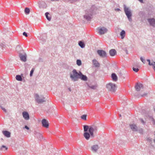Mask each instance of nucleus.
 <instances>
[{"mask_svg": "<svg viewBox=\"0 0 155 155\" xmlns=\"http://www.w3.org/2000/svg\"><path fill=\"white\" fill-rule=\"evenodd\" d=\"M84 133L83 134L85 139L89 140L91 138L93 139L94 137V132H96L97 130V126L93 125L88 126L86 125L83 126Z\"/></svg>", "mask_w": 155, "mask_h": 155, "instance_id": "1", "label": "nucleus"}, {"mask_svg": "<svg viewBox=\"0 0 155 155\" xmlns=\"http://www.w3.org/2000/svg\"><path fill=\"white\" fill-rule=\"evenodd\" d=\"M70 78L73 82L78 81L79 79L85 81L87 80V78L86 75L83 74L80 71L78 72L75 69H74L72 73L70 74Z\"/></svg>", "mask_w": 155, "mask_h": 155, "instance_id": "2", "label": "nucleus"}, {"mask_svg": "<svg viewBox=\"0 0 155 155\" xmlns=\"http://www.w3.org/2000/svg\"><path fill=\"white\" fill-rule=\"evenodd\" d=\"M96 8L94 6H92L90 9L86 11L85 14L84 15V18L87 21H90L92 18V15L95 12Z\"/></svg>", "mask_w": 155, "mask_h": 155, "instance_id": "3", "label": "nucleus"}, {"mask_svg": "<svg viewBox=\"0 0 155 155\" xmlns=\"http://www.w3.org/2000/svg\"><path fill=\"white\" fill-rule=\"evenodd\" d=\"M124 10L125 13L127 16L128 20L130 21H132L131 17L132 16V13L131 10L129 8L127 7L125 5H124Z\"/></svg>", "mask_w": 155, "mask_h": 155, "instance_id": "4", "label": "nucleus"}, {"mask_svg": "<svg viewBox=\"0 0 155 155\" xmlns=\"http://www.w3.org/2000/svg\"><path fill=\"white\" fill-rule=\"evenodd\" d=\"M106 87L109 91L112 93H114L117 89L116 85L112 83L107 84Z\"/></svg>", "mask_w": 155, "mask_h": 155, "instance_id": "5", "label": "nucleus"}, {"mask_svg": "<svg viewBox=\"0 0 155 155\" xmlns=\"http://www.w3.org/2000/svg\"><path fill=\"white\" fill-rule=\"evenodd\" d=\"M35 96V100L38 103L41 104L46 101L45 98L44 97L41 96V98H40L38 94H36Z\"/></svg>", "mask_w": 155, "mask_h": 155, "instance_id": "6", "label": "nucleus"}, {"mask_svg": "<svg viewBox=\"0 0 155 155\" xmlns=\"http://www.w3.org/2000/svg\"><path fill=\"white\" fill-rule=\"evenodd\" d=\"M97 30L99 35H102L107 32V29L104 27H99Z\"/></svg>", "mask_w": 155, "mask_h": 155, "instance_id": "7", "label": "nucleus"}, {"mask_svg": "<svg viewBox=\"0 0 155 155\" xmlns=\"http://www.w3.org/2000/svg\"><path fill=\"white\" fill-rule=\"evenodd\" d=\"M97 52L98 55L101 58H105L107 57V54L106 52L103 50H97Z\"/></svg>", "mask_w": 155, "mask_h": 155, "instance_id": "8", "label": "nucleus"}, {"mask_svg": "<svg viewBox=\"0 0 155 155\" xmlns=\"http://www.w3.org/2000/svg\"><path fill=\"white\" fill-rule=\"evenodd\" d=\"M22 53L23 52H20L19 53V56L21 61L25 62L27 60V56L25 53H24V54H23Z\"/></svg>", "mask_w": 155, "mask_h": 155, "instance_id": "9", "label": "nucleus"}, {"mask_svg": "<svg viewBox=\"0 0 155 155\" xmlns=\"http://www.w3.org/2000/svg\"><path fill=\"white\" fill-rule=\"evenodd\" d=\"M147 20L150 26L155 27V19L154 18H148Z\"/></svg>", "mask_w": 155, "mask_h": 155, "instance_id": "10", "label": "nucleus"}, {"mask_svg": "<svg viewBox=\"0 0 155 155\" xmlns=\"http://www.w3.org/2000/svg\"><path fill=\"white\" fill-rule=\"evenodd\" d=\"M143 85L140 83H137L136 84L135 88L136 91H140L141 88H143Z\"/></svg>", "mask_w": 155, "mask_h": 155, "instance_id": "11", "label": "nucleus"}, {"mask_svg": "<svg viewBox=\"0 0 155 155\" xmlns=\"http://www.w3.org/2000/svg\"><path fill=\"white\" fill-rule=\"evenodd\" d=\"M42 126L46 128H48L49 127V124L48 121L45 119H43L41 121Z\"/></svg>", "mask_w": 155, "mask_h": 155, "instance_id": "12", "label": "nucleus"}, {"mask_svg": "<svg viewBox=\"0 0 155 155\" xmlns=\"http://www.w3.org/2000/svg\"><path fill=\"white\" fill-rule=\"evenodd\" d=\"M130 126L133 131L135 132L138 131V128L136 125L132 124L130 125Z\"/></svg>", "mask_w": 155, "mask_h": 155, "instance_id": "13", "label": "nucleus"}, {"mask_svg": "<svg viewBox=\"0 0 155 155\" xmlns=\"http://www.w3.org/2000/svg\"><path fill=\"white\" fill-rule=\"evenodd\" d=\"M22 115L24 118L26 120H28L29 119V116L28 113L26 112H23L22 113Z\"/></svg>", "mask_w": 155, "mask_h": 155, "instance_id": "14", "label": "nucleus"}, {"mask_svg": "<svg viewBox=\"0 0 155 155\" xmlns=\"http://www.w3.org/2000/svg\"><path fill=\"white\" fill-rule=\"evenodd\" d=\"M93 64L96 67H99L100 66V64L95 59H94L92 61Z\"/></svg>", "mask_w": 155, "mask_h": 155, "instance_id": "15", "label": "nucleus"}, {"mask_svg": "<svg viewBox=\"0 0 155 155\" xmlns=\"http://www.w3.org/2000/svg\"><path fill=\"white\" fill-rule=\"evenodd\" d=\"M2 133L4 136L7 137H11V133L8 131H3Z\"/></svg>", "mask_w": 155, "mask_h": 155, "instance_id": "16", "label": "nucleus"}, {"mask_svg": "<svg viewBox=\"0 0 155 155\" xmlns=\"http://www.w3.org/2000/svg\"><path fill=\"white\" fill-rule=\"evenodd\" d=\"M116 53V51L114 49H111L109 51L110 54L111 56L115 55Z\"/></svg>", "mask_w": 155, "mask_h": 155, "instance_id": "17", "label": "nucleus"}, {"mask_svg": "<svg viewBox=\"0 0 155 155\" xmlns=\"http://www.w3.org/2000/svg\"><path fill=\"white\" fill-rule=\"evenodd\" d=\"M16 50L19 54L20 52H24L22 48L19 45H18L16 48Z\"/></svg>", "mask_w": 155, "mask_h": 155, "instance_id": "18", "label": "nucleus"}, {"mask_svg": "<svg viewBox=\"0 0 155 155\" xmlns=\"http://www.w3.org/2000/svg\"><path fill=\"white\" fill-rule=\"evenodd\" d=\"M111 77L113 81H116L117 80V77L115 73H113L111 74Z\"/></svg>", "mask_w": 155, "mask_h": 155, "instance_id": "19", "label": "nucleus"}, {"mask_svg": "<svg viewBox=\"0 0 155 155\" xmlns=\"http://www.w3.org/2000/svg\"><path fill=\"white\" fill-rule=\"evenodd\" d=\"M40 40L42 42H45L46 39V36L45 34L42 35L39 38Z\"/></svg>", "mask_w": 155, "mask_h": 155, "instance_id": "20", "label": "nucleus"}, {"mask_svg": "<svg viewBox=\"0 0 155 155\" xmlns=\"http://www.w3.org/2000/svg\"><path fill=\"white\" fill-rule=\"evenodd\" d=\"M91 148L93 151L96 152L97 151L99 148L98 146L97 145L93 146L91 147Z\"/></svg>", "mask_w": 155, "mask_h": 155, "instance_id": "21", "label": "nucleus"}, {"mask_svg": "<svg viewBox=\"0 0 155 155\" xmlns=\"http://www.w3.org/2000/svg\"><path fill=\"white\" fill-rule=\"evenodd\" d=\"M138 15L142 18H144L145 17V13L143 12H140L138 13Z\"/></svg>", "mask_w": 155, "mask_h": 155, "instance_id": "22", "label": "nucleus"}, {"mask_svg": "<svg viewBox=\"0 0 155 155\" xmlns=\"http://www.w3.org/2000/svg\"><path fill=\"white\" fill-rule=\"evenodd\" d=\"M78 45L81 48H84L85 46L84 43L82 41H79L78 42Z\"/></svg>", "mask_w": 155, "mask_h": 155, "instance_id": "23", "label": "nucleus"}, {"mask_svg": "<svg viewBox=\"0 0 155 155\" xmlns=\"http://www.w3.org/2000/svg\"><path fill=\"white\" fill-rule=\"evenodd\" d=\"M35 135L37 137L39 140H41L42 139V136L41 134L38 133H36Z\"/></svg>", "mask_w": 155, "mask_h": 155, "instance_id": "24", "label": "nucleus"}, {"mask_svg": "<svg viewBox=\"0 0 155 155\" xmlns=\"http://www.w3.org/2000/svg\"><path fill=\"white\" fill-rule=\"evenodd\" d=\"M120 35L121 38L123 39L125 36V31L122 30L120 33Z\"/></svg>", "mask_w": 155, "mask_h": 155, "instance_id": "25", "label": "nucleus"}, {"mask_svg": "<svg viewBox=\"0 0 155 155\" xmlns=\"http://www.w3.org/2000/svg\"><path fill=\"white\" fill-rule=\"evenodd\" d=\"M87 85L91 89H93V90L96 89V88L97 87V86L96 85H90L89 84H87Z\"/></svg>", "mask_w": 155, "mask_h": 155, "instance_id": "26", "label": "nucleus"}, {"mask_svg": "<svg viewBox=\"0 0 155 155\" xmlns=\"http://www.w3.org/2000/svg\"><path fill=\"white\" fill-rule=\"evenodd\" d=\"M16 80L19 81H22V78L21 76L19 75H17L16 76Z\"/></svg>", "mask_w": 155, "mask_h": 155, "instance_id": "27", "label": "nucleus"}, {"mask_svg": "<svg viewBox=\"0 0 155 155\" xmlns=\"http://www.w3.org/2000/svg\"><path fill=\"white\" fill-rule=\"evenodd\" d=\"M49 13L48 12H46L45 13V15L47 20L49 21H50L51 19V18L50 16H48Z\"/></svg>", "mask_w": 155, "mask_h": 155, "instance_id": "28", "label": "nucleus"}, {"mask_svg": "<svg viewBox=\"0 0 155 155\" xmlns=\"http://www.w3.org/2000/svg\"><path fill=\"white\" fill-rule=\"evenodd\" d=\"M25 13L26 15L29 14L30 12V10L28 8L26 7L25 9Z\"/></svg>", "mask_w": 155, "mask_h": 155, "instance_id": "29", "label": "nucleus"}, {"mask_svg": "<svg viewBox=\"0 0 155 155\" xmlns=\"http://www.w3.org/2000/svg\"><path fill=\"white\" fill-rule=\"evenodd\" d=\"M147 94V93H144L142 95H136V94H135V96L137 97H143L146 96Z\"/></svg>", "mask_w": 155, "mask_h": 155, "instance_id": "30", "label": "nucleus"}, {"mask_svg": "<svg viewBox=\"0 0 155 155\" xmlns=\"http://www.w3.org/2000/svg\"><path fill=\"white\" fill-rule=\"evenodd\" d=\"M76 64L78 66H80L81 65V61L80 60L78 59L76 61Z\"/></svg>", "mask_w": 155, "mask_h": 155, "instance_id": "31", "label": "nucleus"}, {"mask_svg": "<svg viewBox=\"0 0 155 155\" xmlns=\"http://www.w3.org/2000/svg\"><path fill=\"white\" fill-rule=\"evenodd\" d=\"M45 4V3L44 2H41L39 3V7L40 8H43V6Z\"/></svg>", "mask_w": 155, "mask_h": 155, "instance_id": "32", "label": "nucleus"}, {"mask_svg": "<svg viewBox=\"0 0 155 155\" xmlns=\"http://www.w3.org/2000/svg\"><path fill=\"white\" fill-rule=\"evenodd\" d=\"M7 149L8 148L4 145H2L1 147V150H3L4 151L7 150Z\"/></svg>", "mask_w": 155, "mask_h": 155, "instance_id": "33", "label": "nucleus"}, {"mask_svg": "<svg viewBox=\"0 0 155 155\" xmlns=\"http://www.w3.org/2000/svg\"><path fill=\"white\" fill-rule=\"evenodd\" d=\"M87 116V115L86 114L83 115L81 116V118L82 119H83L84 120H86Z\"/></svg>", "mask_w": 155, "mask_h": 155, "instance_id": "34", "label": "nucleus"}, {"mask_svg": "<svg viewBox=\"0 0 155 155\" xmlns=\"http://www.w3.org/2000/svg\"><path fill=\"white\" fill-rule=\"evenodd\" d=\"M146 140L147 141H148L150 144H151L152 143V139L150 137L146 138Z\"/></svg>", "mask_w": 155, "mask_h": 155, "instance_id": "35", "label": "nucleus"}, {"mask_svg": "<svg viewBox=\"0 0 155 155\" xmlns=\"http://www.w3.org/2000/svg\"><path fill=\"white\" fill-rule=\"evenodd\" d=\"M139 120L142 123V124L143 125H145L146 122L145 121H144V120H143L142 118H140L139 119Z\"/></svg>", "mask_w": 155, "mask_h": 155, "instance_id": "36", "label": "nucleus"}, {"mask_svg": "<svg viewBox=\"0 0 155 155\" xmlns=\"http://www.w3.org/2000/svg\"><path fill=\"white\" fill-rule=\"evenodd\" d=\"M34 71V68H32L30 71V77H31L32 76L33 74Z\"/></svg>", "mask_w": 155, "mask_h": 155, "instance_id": "37", "label": "nucleus"}, {"mask_svg": "<svg viewBox=\"0 0 155 155\" xmlns=\"http://www.w3.org/2000/svg\"><path fill=\"white\" fill-rule=\"evenodd\" d=\"M133 70L136 72H137L139 70V69L138 68H134V67L133 68Z\"/></svg>", "mask_w": 155, "mask_h": 155, "instance_id": "38", "label": "nucleus"}, {"mask_svg": "<svg viewBox=\"0 0 155 155\" xmlns=\"http://www.w3.org/2000/svg\"><path fill=\"white\" fill-rule=\"evenodd\" d=\"M134 67H140V65L137 62L134 63Z\"/></svg>", "mask_w": 155, "mask_h": 155, "instance_id": "39", "label": "nucleus"}, {"mask_svg": "<svg viewBox=\"0 0 155 155\" xmlns=\"http://www.w3.org/2000/svg\"><path fill=\"white\" fill-rule=\"evenodd\" d=\"M138 131L140 134H143V129L141 128H140L139 129H138Z\"/></svg>", "mask_w": 155, "mask_h": 155, "instance_id": "40", "label": "nucleus"}, {"mask_svg": "<svg viewBox=\"0 0 155 155\" xmlns=\"http://www.w3.org/2000/svg\"><path fill=\"white\" fill-rule=\"evenodd\" d=\"M140 59L141 61L143 63L145 64V60L142 57H140Z\"/></svg>", "mask_w": 155, "mask_h": 155, "instance_id": "41", "label": "nucleus"}, {"mask_svg": "<svg viewBox=\"0 0 155 155\" xmlns=\"http://www.w3.org/2000/svg\"><path fill=\"white\" fill-rule=\"evenodd\" d=\"M153 65L152 66H153V68L155 71V62L153 61Z\"/></svg>", "mask_w": 155, "mask_h": 155, "instance_id": "42", "label": "nucleus"}, {"mask_svg": "<svg viewBox=\"0 0 155 155\" xmlns=\"http://www.w3.org/2000/svg\"><path fill=\"white\" fill-rule=\"evenodd\" d=\"M0 107H1V108L2 109V110H3L4 112H6V110L5 108L3 107L2 106H1Z\"/></svg>", "mask_w": 155, "mask_h": 155, "instance_id": "43", "label": "nucleus"}, {"mask_svg": "<svg viewBox=\"0 0 155 155\" xmlns=\"http://www.w3.org/2000/svg\"><path fill=\"white\" fill-rule=\"evenodd\" d=\"M23 35L25 36L26 37H27L28 36L27 34L25 32H24L23 33Z\"/></svg>", "mask_w": 155, "mask_h": 155, "instance_id": "44", "label": "nucleus"}, {"mask_svg": "<svg viewBox=\"0 0 155 155\" xmlns=\"http://www.w3.org/2000/svg\"><path fill=\"white\" fill-rule=\"evenodd\" d=\"M27 153V151L26 150H24L22 153V155H26Z\"/></svg>", "mask_w": 155, "mask_h": 155, "instance_id": "45", "label": "nucleus"}, {"mask_svg": "<svg viewBox=\"0 0 155 155\" xmlns=\"http://www.w3.org/2000/svg\"><path fill=\"white\" fill-rule=\"evenodd\" d=\"M24 128H25V129H26L27 130H29V127L28 126H27V125H25V127H24Z\"/></svg>", "mask_w": 155, "mask_h": 155, "instance_id": "46", "label": "nucleus"}, {"mask_svg": "<svg viewBox=\"0 0 155 155\" xmlns=\"http://www.w3.org/2000/svg\"><path fill=\"white\" fill-rule=\"evenodd\" d=\"M148 64L149 65L152 66V65H153V61L151 63H150V61H149Z\"/></svg>", "mask_w": 155, "mask_h": 155, "instance_id": "47", "label": "nucleus"}, {"mask_svg": "<svg viewBox=\"0 0 155 155\" xmlns=\"http://www.w3.org/2000/svg\"><path fill=\"white\" fill-rule=\"evenodd\" d=\"M152 121L153 122V124H155V120L153 118L152 119Z\"/></svg>", "mask_w": 155, "mask_h": 155, "instance_id": "48", "label": "nucleus"}, {"mask_svg": "<svg viewBox=\"0 0 155 155\" xmlns=\"http://www.w3.org/2000/svg\"><path fill=\"white\" fill-rule=\"evenodd\" d=\"M0 45L1 47H3L4 48H5L4 47V46H5V45L3 44V43H1V44H0Z\"/></svg>", "mask_w": 155, "mask_h": 155, "instance_id": "49", "label": "nucleus"}, {"mask_svg": "<svg viewBox=\"0 0 155 155\" xmlns=\"http://www.w3.org/2000/svg\"><path fill=\"white\" fill-rule=\"evenodd\" d=\"M115 11H118L120 10L119 8H115Z\"/></svg>", "mask_w": 155, "mask_h": 155, "instance_id": "50", "label": "nucleus"}, {"mask_svg": "<svg viewBox=\"0 0 155 155\" xmlns=\"http://www.w3.org/2000/svg\"><path fill=\"white\" fill-rule=\"evenodd\" d=\"M125 51L126 53L127 54H128V51L126 49L125 50Z\"/></svg>", "mask_w": 155, "mask_h": 155, "instance_id": "51", "label": "nucleus"}, {"mask_svg": "<svg viewBox=\"0 0 155 155\" xmlns=\"http://www.w3.org/2000/svg\"><path fill=\"white\" fill-rule=\"evenodd\" d=\"M68 89L70 91H71V89L70 87L68 88Z\"/></svg>", "mask_w": 155, "mask_h": 155, "instance_id": "52", "label": "nucleus"}, {"mask_svg": "<svg viewBox=\"0 0 155 155\" xmlns=\"http://www.w3.org/2000/svg\"><path fill=\"white\" fill-rule=\"evenodd\" d=\"M153 110L154 111V112H155V106L153 107Z\"/></svg>", "mask_w": 155, "mask_h": 155, "instance_id": "53", "label": "nucleus"}, {"mask_svg": "<svg viewBox=\"0 0 155 155\" xmlns=\"http://www.w3.org/2000/svg\"><path fill=\"white\" fill-rule=\"evenodd\" d=\"M140 2H143V0H138Z\"/></svg>", "mask_w": 155, "mask_h": 155, "instance_id": "54", "label": "nucleus"}, {"mask_svg": "<svg viewBox=\"0 0 155 155\" xmlns=\"http://www.w3.org/2000/svg\"><path fill=\"white\" fill-rule=\"evenodd\" d=\"M147 61L149 62V61H150V59H147Z\"/></svg>", "mask_w": 155, "mask_h": 155, "instance_id": "55", "label": "nucleus"}, {"mask_svg": "<svg viewBox=\"0 0 155 155\" xmlns=\"http://www.w3.org/2000/svg\"><path fill=\"white\" fill-rule=\"evenodd\" d=\"M52 1H58V0H51Z\"/></svg>", "mask_w": 155, "mask_h": 155, "instance_id": "56", "label": "nucleus"}, {"mask_svg": "<svg viewBox=\"0 0 155 155\" xmlns=\"http://www.w3.org/2000/svg\"><path fill=\"white\" fill-rule=\"evenodd\" d=\"M121 115L120 114H119V117H121Z\"/></svg>", "mask_w": 155, "mask_h": 155, "instance_id": "57", "label": "nucleus"}, {"mask_svg": "<svg viewBox=\"0 0 155 155\" xmlns=\"http://www.w3.org/2000/svg\"><path fill=\"white\" fill-rule=\"evenodd\" d=\"M1 140H3V138H1Z\"/></svg>", "mask_w": 155, "mask_h": 155, "instance_id": "58", "label": "nucleus"}, {"mask_svg": "<svg viewBox=\"0 0 155 155\" xmlns=\"http://www.w3.org/2000/svg\"><path fill=\"white\" fill-rule=\"evenodd\" d=\"M25 26H26V27L27 26V25H26Z\"/></svg>", "mask_w": 155, "mask_h": 155, "instance_id": "59", "label": "nucleus"}]
</instances>
